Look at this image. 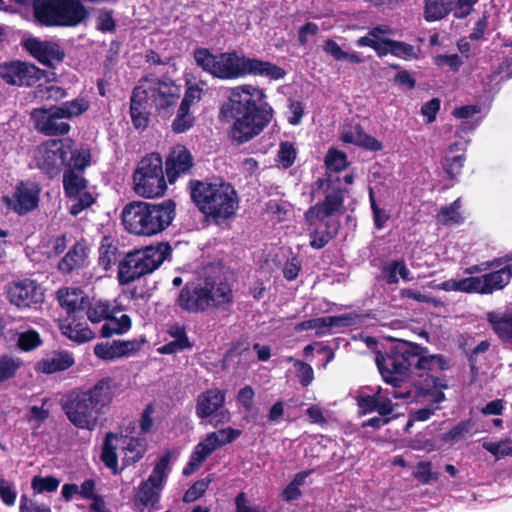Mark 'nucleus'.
Wrapping results in <instances>:
<instances>
[{"instance_id": "nucleus-1", "label": "nucleus", "mask_w": 512, "mask_h": 512, "mask_svg": "<svg viewBox=\"0 0 512 512\" xmlns=\"http://www.w3.org/2000/svg\"><path fill=\"white\" fill-rule=\"evenodd\" d=\"M375 362L383 381L392 385L389 394L393 398L430 396L436 403L445 399L447 379L438 374L451 368L446 356L430 354L429 348L421 344L395 339L385 352L376 354Z\"/></svg>"}, {"instance_id": "nucleus-2", "label": "nucleus", "mask_w": 512, "mask_h": 512, "mask_svg": "<svg viewBox=\"0 0 512 512\" xmlns=\"http://www.w3.org/2000/svg\"><path fill=\"white\" fill-rule=\"evenodd\" d=\"M375 362L383 381L392 385L389 394L393 398L430 396L436 403L445 399L447 379L438 374L451 368L446 356L430 354L429 348L421 344L395 339L385 352L376 354Z\"/></svg>"}, {"instance_id": "nucleus-3", "label": "nucleus", "mask_w": 512, "mask_h": 512, "mask_svg": "<svg viewBox=\"0 0 512 512\" xmlns=\"http://www.w3.org/2000/svg\"><path fill=\"white\" fill-rule=\"evenodd\" d=\"M266 98L264 89L245 84L232 88L222 103L219 116L233 123L230 136L238 144L258 136L272 121L274 110Z\"/></svg>"}, {"instance_id": "nucleus-4", "label": "nucleus", "mask_w": 512, "mask_h": 512, "mask_svg": "<svg viewBox=\"0 0 512 512\" xmlns=\"http://www.w3.org/2000/svg\"><path fill=\"white\" fill-rule=\"evenodd\" d=\"M193 58L203 72L220 80H235L246 75L279 80L286 75V71L276 64L239 56L236 51L214 54L208 48L197 47L193 51Z\"/></svg>"}, {"instance_id": "nucleus-5", "label": "nucleus", "mask_w": 512, "mask_h": 512, "mask_svg": "<svg viewBox=\"0 0 512 512\" xmlns=\"http://www.w3.org/2000/svg\"><path fill=\"white\" fill-rule=\"evenodd\" d=\"M191 202L205 219L225 222L236 215L239 197L235 187L222 178L190 179L186 187Z\"/></svg>"}, {"instance_id": "nucleus-6", "label": "nucleus", "mask_w": 512, "mask_h": 512, "mask_svg": "<svg viewBox=\"0 0 512 512\" xmlns=\"http://www.w3.org/2000/svg\"><path fill=\"white\" fill-rule=\"evenodd\" d=\"M123 391V385L116 378H103L92 388L69 397L64 407L67 418L77 428L92 431L98 425L103 408Z\"/></svg>"}, {"instance_id": "nucleus-7", "label": "nucleus", "mask_w": 512, "mask_h": 512, "mask_svg": "<svg viewBox=\"0 0 512 512\" xmlns=\"http://www.w3.org/2000/svg\"><path fill=\"white\" fill-rule=\"evenodd\" d=\"M347 189L341 186L339 176H332L326 172L323 177L317 178L312 187V194H322L323 200L310 206L304 214L308 227L325 219H334V216H341L345 212V193Z\"/></svg>"}, {"instance_id": "nucleus-8", "label": "nucleus", "mask_w": 512, "mask_h": 512, "mask_svg": "<svg viewBox=\"0 0 512 512\" xmlns=\"http://www.w3.org/2000/svg\"><path fill=\"white\" fill-rule=\"evenodd\" d=\"M175 209L171 199L157 204L130 201V234L153 236L164 231L173 221Z\"/></svg>"}, {"instance_id": "nucleus-9", "label": "nucleus", "mask_w": 512, "mask_h": 512, "mask_svg": "<svg viewBox=\"0 0 512 512\" xmlns=\"http://www.w3.org/2000/svg\"><path fill=\"white\" fill-rule=\"evenodd\" d=\"M512 279V265L490 271L479 276H469L459 280L450 279L435 286L443 291H456L467 294L491 295L505 289Z\"/></svg>"}, {"instance_id": "nucleus-10", "label": "nucleus", "mask_w": 512, "mask_h": 512, "mask_svg": "<svg viewBox=\"0 0 512 512\" xmlns=\"http://www.w3.org/2000/svg\"><path fill=\"white\" fill-rule=\"evenodd\" d=\"M136 98L156 110H168L181 96V87L172 79H160L150 74L142 77L133 89Z\"/></svg>"}, {"instance_id": "nucleus-11", "label": "nucleus", "mask_w": 512, "mask_h": 512, "mask_svg": "<svg viewBox=\"0 0 512 512\" xmlns=\"http://www.w3.org/2000/svg\"><path fill=\"white\" fill-rule=\"evenodd\" d=\"M165 175L161 155L150 153L141 159L133 173V189L145 198L162 197L167 190Z\"/></svg>"}, {"instance_id": "nucleus-12", "label": "nucleus", "mask_w": 512, "mask_h": 512, "mask_svg": "<svg viewBox=\"0 0 512 512\" xmlns=\"http://www.w3.org/2000/svg\"><path fill=\"white\" fill-rule=\"evenodd\" d=\"M85 311L92 323L105 321L100 331L102 337L108 338L128 331V314L125 312V307L116 301L109 303L102 300H88Z\"/></svg>"}, {"instance_id": "nucleus-13", "label": "nucleus", "mask_w": 512, "mask_h": 512, "mask_svg": "<svg viewBox=\"0 0 512 512\" xmlns=\"http://www.w3.org/2000/svg\"><path fill=\"white\" fill-rule=\"evenodd\" d=\"M169 243L130 250V282L154 272L171 254Z\"/></svg>"}, {"instance_id": "nucleus-14", "label": "nucleus", "mask_w": 512, "mask_h": 512, "mask_svg": "<svg viewBox=\"0 0 512 512\" xmlns=\"http://www.w3.org/2000/svg\"><path fill=\"white\" fill-rule=\"evenodd\" d=\"M71 153L70 140H49L40 145L35 151L37 167L49 177L61 171Z\"/></svg>"}, {"instance_id": "nucleus-15", "label": "nucleus", "mask_w": 512, "mask_h": 512, "mask_svg": "<svg viewBox=\"0 0 512 512\" xmlns=\"http://www.w3.org/2000/svg\"><path fill=\"white\" fill-rule=\"evenodd\" d=\"M7 297L20 310H36L44 301V290L35 280L23 278L8 285Z\"/></svg>"}, {"instance_id": "nucleus-16", "label": "nucleus", "mask_w": 512, "mask_h": 512, "mask_svg": "<svg viewBox=\"0 0 512 512\" xmlns=\"http://www.w3.org/2000/svg\"><path fill=\"white\" fill-rule=\"evenodd\" d=\"M87 181L79 171L66 169L63 175V187L70 198V213L74 216L94 203L93 196L86 191Z\"/></svg>"}, {"instance_id": "nucleus-17", "label": "nucleus", "mask_w": 512, "mask_h": 512, "mask_svg": "<svg viewBox=\"0 0 512 512\" xmlns=\"http://www.w3.org/2000/svg\"><path fill=\"white\" fill-rule=\"evenodd\" d=\"M226 392L212 388L200 393L196 399L195 411L199 419H207L213 415L218 417L216 423H227L231 419L230 412L224 409Z\"/></svg>"}, {"instance_id": "nucleus-18", "label": "nucleus", "mask_w": 512, "mask_h": 512, "mask_svg": "<svg viewBox=\"0 0 512 512\" xmlns=\"http://www.w3.org/2000/svg\"><path fill=\"white\" fill-rule=\"evenodd\" d=\"M209 281L206 279L204 284L187 282L180 290L176 299V305L188 313H200L210 308Z\"/></svg>"}, {"instance_id": "nucleus-19", "label": "nucleus", "mask_w": 512, "mask_h": 512, "mask_svg": "<svg viewBox=\"0 0 512 512\" xmlns=\"http://www.w3.org/2000/svg\"><path fill=\"white\" fill-rule=\"evenodd\" d=\"M42 76L43 71L27 62L12 61L0 66V77L9 85L32 86Z\"/></svg>"}, {"instance_id": "nucleus-20", "label": "nucleus", "mask_w": 512, "mask_h": 512, "mask_svg": "<svg viewBox=\"0 0 512 512\" xmlns=\"http://www.w3.org/2000/svg\"><path fill=\"white\" fill-rule=\"evenodd\" d=\"M35 129L48 136L65 135L70 131V125L56 106L50 109L37 108L31 112Z\"/></svg>"}, {"instance_id": "nucleus-21", "label": "nucleus", "mask_w": 512, "mask_h": 512, "mask_svg": "<svg viewBox=\"0 0 512 512\" xmlns=\"http://www.w3.org/2000/svg\"><path fill=\"white\" fill-rule=\"evenodd\" d=\"M24 47L39 62L50 67L61 63L65 57L64 50L53 41L29 38L24 41Z\"/></svg>"}, {"instance_id": "nucleus-22", "label": "nucleus", "mask_w": 512, "mask_h": 512, "mask_svg": "<svg viewBox=\"0 0 512 512\" xmlns=\"http://www.w3.org/2000/svg\"><path fill=\"white\" fill-rule=\"evenodd\" d=\"M40 188L33 182H21L10 199L5 198L6 203L20 215L34 210L39 202Z\"/></svg>"}, {"instance_id": "nucleus-23", "label": "nucleus", "mask_w": 512, "mask_h": 512, "mask_svg": "<svg viewBox=\"0 0 512 512\" xmlns=\"http://www.w3.org/2000/svg\"><path fill=\"white\" fill-rule=\"evenodd\" d=\"M194 166V158L185 146H179L170 151L165 160L167 181L174 184L177 179L190 172Z\"/></svg>"}, {"instance_id": "nucleus-24", "label": "nucleus", "mask_w": 512, "mask_h": 512, "mask_svg": "<svg viewBox=\"0 0 512 512\" xmlns=\"http://www.w3.org/2000/svg\"><path fill=\"white\" fill-rule=\"evenodd\" d=\"M119 257L120 253L113 239L104 237L99 247V265L107 270L113 263L118 262V280L121 285H125L128 283V253H125L122 258Z\"/></svg>"}, {"instance_id": "nucleus-25", "label": "nucleus", "mask_w": 512, "mask_h": 512, "mask_svg": "<svg viewBox=\"0 0 512 512\" xmlns=\"http://www.w3.org/2000/svg\"><path fill=\"white\" fill-rule=\"evenodd\" d=\"M486 321L502 343L512 345V307L487 312Z\"/></svg>"}, {"instance_id": "nucleus-26", "label": "nucleus", "mask_w": 512, "mask_h": 512, "mask_svg": "<svg viewBox=\"0 0 512 512\" xmlns=\"http://www.w3.org/2000/svg\"><path fill=\"white\" fill-rule=\"evenodd\" d=\"M162 483L150 481V478L143 482L134 496V507L137 511L148 512L159 509L160 492Z\"/></svg>"}, {"instance_id": "nucleus-27", "label": "nucleus", "mask_w": 512, "mask_h": 512, "mask_svg": "<svg viewBox=\"0 0 512 512\" xmlns=\"http://www.w3.org/2000/svg\"><path fill=\"white\" fill-rule=\"evenodd\" d=\"M341 223L338 219H325L309 227V245L316 250L324 248L331 240L337 237Z\"/></svg>"}, {"instance_id": "nucleus-28", "label": "nucleus", "mask_w": 512, "mask_h": 512, "mask_svg": "<svg viewBox=\"0 0 512 512\" xmlns=\"http://www.w3.org/2000/svg\"><path fill=\"white\" fill-rule=\"evenodd\" d=\"M58 301L69 317H78L87 306L88 298L78 288H62L57 292Z\"/></svg>"}, {"instance_id": "nucleus-29", "label": "nucleus", "mask_w": 512, "mask_h": 512, "mask_svg": "<svg viewBox=\"0 0 512 512\" xmlns=\"http://www.w3.org/2000/svg\"><path fill=\"white\" fill-rule=\"evenodd\" d=\"M74 364L73 355L67 351H52L40 359L35 369L45 374L64 371Z\"/></svg>"}, {"instance_id": "nucleus-30", "label": "nucleus", "mask_w": 512, "mask_h": 512, "mask_svg": "<svg viewBox=\"0 0 512 512\" xmlns=\"http://www.w3.org/2000/svg\"><path fill=\"white\" fill-rule=\"evenodd\" d=\"M216 449V445L212 440L209 441V435H207L203 441L194 447L189 461L183 468V475L190 476L193 474Z\"/></svg>"}, {"instance_id": "nucleus-31", "label": "nucleus", "mask_w": 512, "mask_h": 512, "mask_svg": "<svg viewBox=\"0 0 512 512\" xmlns=\"http://www.w3.org/2000/svg\"><path fill=\"white\" fill-rule=\"evenodd\" d=\"M60 326L61 332L70 340L81 344L92 340L95 337L94 332L85 324L76 322V317Z\"/></svg>"}, {"instance_id": "nucleus-32", "label": "nucleus", "mask_w": 512, "mask_h": 512, "mask_svg": "<svg viewBox=\"0 0 512 512\" xmlns=\"http://www.w3.org/2000/svg\"><path fill=\"white\" fill-rule=\"evenodd\" d=\"M86 259V248L84 244L77 242L66 253L58 264V268L63 273H70L83 266Z\"/></svg>"}, {"instance_id": "nucleus-33", "label": "nucleus", "mask_w": 512, "mask_h": 512, "mask_svg": "<svg viewBox=\"0 0 512 512\" xmlns=\"http://www.w3.org/2000/svg\"><path fill=\"white\" fill-rule=\"evenodd\" d=\"M151 107L136 98V94L132 91L130 96V118L134 127L138 130L147 128L151 115Z\"/></svg>"}, {"instance_id": "nucleus-34", "label": "nucleus", "mask_w": 512, "mask_h": 512, "mask_svg": "<svg viewBox=\"0 0 512 512\" xmlns=\"http://www.w3.org/2000/svg\"><path fill=\"white\" fill-rule=\"evenodd\" d=\"M94 354L102 360H115L128 354V341L116 340L112 343H98Z\"/></svg>"}, {"instance_id": "nucleus-35", "label": "nucleus", "mask_w": 512, "mask_h": 512, "mask_svg": "<svg viewBox=\"0 0 512 512\" xmlns=\"http://www.w3.org/2000/svg\"><path fill=\"white\" fill-rule=\"evenodd\" d=\"M455 0H425L424 18L428 22L443 19L451 11L454 12Z\"/></svg>"}, {"instance_id": "nucleus-36", "label": "nucleus", "mask_w": 512, "mask_h": 512, "mask_svg": "<svg viewBox=\"0 0 512 512\" xmlns=\"http://www.w3.org/2000/svg\"><path fill=\"white\" fill-rule=\"evenodd\" d=\"M381 43L389 47L390 54L397 58L412 60L419 57L420 48L412 44L390 38L381 39Z\"/></svg>"}, {"instance_id": "nucleus-37", "label": "nucleus", "mask_w": 512, "mask_h": 512, "mask_svg": "<svg viewBox=\"0 0 512 512\" xmlns=\"http://www.w3.org/2000/svg\"><path fill=\"white\" fill-rule=\"evenodd\" d=\"M209 292L210 297L213 299L210 302V308L230 304L233 301L232 289L225 281H220L216 285L209 282Z\"/></svg>"}, {"instance_id": "nucleus-38", "label": "nucleus", "mask_w": 512, "mask_h": 512, "mask_svg": "<svg viewBox=\"0 0 512 512\" xmlns=\"http://www.w3.org/2000/svg\"><path fill=\"white\" fill-rule=\"evenodd\" d=\"M462 203L461 199L457 198L449 205L443 206L439 213H438V221L442 225H449V224H461L464 221L463 216L460 213Z\"/></svg>"}, {"instance_id": "nucleus-39", "label": "nucleus", "mask_w": 512, "mask_h": 512, "mask_svg": "<svg viewBox=\"0 0 512 512\" xmlns=\"http://www.w3.org/2000/svg\"><path fill=\"white\" fill-rule=\"evenodd\" d=\"M323 50L331 55L336 61H348L355 64H360L363 59L356 52L348 53L345 52L340 45L333 39H327L324 42Z\"/></svg>"}, {"instance_id": "nucleus-40", "label": "nucleus", "mask_w": 512, "mask_h": 512, "mask_svg": "<svg viewBox=\"0 0 512 512\" xmlns=\"http://www.w3.org/2000/svg\"><path fill=\"white\" fill-rule=\"evenodd\" d=\"M324 164L327 171L339 173L348 167L349 162L345 152L330 147L325 155Z\"/></svg>"}, {"instance_id": "nucleus-41", "label": "nucleus", "mask_w": 512, "mask_h": 512, "mask_svg": "<svg viewBox=\"0 0 512 512\" xmlns=\"http://www.w3.org/2000/svg\"><path fill=\"white\" fill-rule=\"evenodd\" d=\"M56 107L64 119H71L82 115L89 108V102L85 98H76Z\"/></svg>"}, {"instance_id": "nucleus-42", "label": "nucleus", "mask_w": 512, "mask_h": 512, "mask_svg": "<svg viewBox=\"0 0 512 512\" xmlns=\"http://www.w3.org/2000/svg\"><path fill=\"white\" fill-rule=\"evenodd\" d=\"M117 440V435L110 432L106 435L105 441L102 448L101 459L105 463L106 467L110 468L113 473H117V455L116 447L112 445V442Z\"/></svg>"}, {"instance_id": "nucleus-43", "label": "nucleus", "mask_w": 512, "mask_h": 512, "mask_svg": "<svg viewBox=\"0 0 512 512\" xmlns=\"http://www.w3.org/2000/svg\"><path fill=\"white\" fill-rule=\"evenodd\" d=\"M90 163V153L87 149H75L71 147V153L68 155L66 162L67 169H74L83 174V170Z\"/></svg>"}, {"instance_id": "nucleus-44", "label": "nucleus", "mask_w": 512, "mask_h": 512, "mask_svg": "<svg viewBox=\"0 0 512 512\" xmlns=\"http://www.w3.org/2000/svg\"><path fill=\"white\" fill-rule=\"evenodd\" d=\"M297 150L294 143L290 141H282L279 145L277 153V161L283 169H289L295 163Z\"/></svg>"}, {"instance_id": "nucleus-45", "label": "nucleus", "mask_w": 512, "mask_h": 512, "mask_svg": "<svg viewBox=\"0 0 512 512\" xmlns=\"http://www.w3.org/2000/svg\"><path fill=\"white\" fill-rule=\"evenodd\" d=\"M242 431L239 429H235L232 427H227L223 429H219L218 431L211 432L209 435V441L212 440L216 448L225 446L227 444L232 443L238 437H240Z\"/></svg>"}, {"instance_id": "nucleus-46", "label": "nucleus", "mask_w": 512, "mask_h": 512, "mask_svg": "<svg viewBox=\"0 0 512 512\" xmlns=\"http://www.w3.org/2000/svg\"><path fill=\"white\" fill-rule=\"evenodd\" d=\"M466 157L464 154L447 155L442 160V167L450 180H454L462 171Z\"/></svg>"}, {"instance_id": "nucleus-47", "label": "nucleus", "mask_w": 512, "mask_h": 512, "mask_svg": "<svg viewBox=\"0 0 512 512\" xmlns=\"http://www.w3.org/2000/svg\"><path fill=\"white\" fill-rule=\"evenodd\" d=\"M194 117L189 108L179 106L177 115L172 122V130L175 133H184L194 125Z\"/></svg>"}, {"instance_id": "nucleus-48", "label": "nucleus", "mask_w": 512, "mask_h": 512, "mask_svg": "<svg viewBox=\"0 0 512 512\" xmlns=\"http://www.w3.org/2000/svg\"><path fill=\"white\" fill-rule=\"evenodd\" d=\"M212 481L213 479L211 475H209L206 478L194 482L184 493L183 501L185 503H192L201 498Z\"/></svg>"}, {"instance_id": "nucleus-49", "label": "nucleus", "mask_w": 512, "mask_h": 512, "mask_svg": "<svg viewBox=\"0 0 512 512\" xmlns=\"http://www.w3.org/2000/svg\"><path fill=\"white\" fill-rule=\"evenodd\" d=\"M412 475L423 485L439 479V474L432 471V463L430 461L418 462Z\"/></svg>"}, {"instance_id": "nucleus-50", "label": "nucleus", "mask_w": 512, "mask_h": 512, "mask_svg": "<svg viewBox=\"0 0 512 512\" xmlns=\"http://www.w3.org/2000/svg\"><path fill=\"white\" fill-rule=\"evenodd\" d=\"M204 85V81H200L198 83L187 82L184 98L182 99L180 105L190 109L192 104L199 102L202 98Z\"/></svg>"}, {"instance_id": "nucleus-51", "label": "nucleus", "mask_w": 512, "mask_h": 512, "mask_svg": "<svg viewBox=\"0 0 512 512\" xmlns=\"http://www.w3.org/2000/svg\"><path fill=\"white\" fill-rule=\"evenodd\" d=\"M60 485V481L52 476H34L31 481V487L35 493L54 492Z\"/></svg>"}, {"instance_id": "nucleus-52", "label": "nucleus", "mask_w": 512, "mask_h": 512, "mask_svg": "<svg viewBox=\"0 0 512 512\" xmlns=\"http://www.w3.org/2000/svg\"><path fill=\"white\" fill-rule=\"evenodd\" d=\"M17 344L21 350L31 351L39 347L42 344V340L38 332L29 329L19 333Z\"/></svg>"}, {"instance_id": "nucleus-53", "label": "nucleus", "mask_w": 512, "mask_h": 512, "mask_svg": "<svg viewBox=\"0 0 512 512\" xmlns=\"http://www.w3.org/2000/svg\"><path fill=\"white\" fill-rule=\"evenodd\" d=\"M472 424L470 420H462L457 425L452 427L448 432L441 435L443 442H456L463 438L466 434L470 433Z\"/></svg>"}, {"instance_id": "nucleus-54", "label": "nucleus", "mask_w": 512, "mask_h": 512, "mask_svg": "<svg viewBox=\"0 0 512 512\" xmlns=\"http://www.w3.org/2000/svg\"><path fill=\"white\" fill-rule=\"evenodd\" d=\"M369 202L373 214L374 226L377 230H381L390 217L385 210L378 206L374 190L371 187L369 188Z\"/></svg>"}, {"instance_id": "nucleus-55", "label": "nucleus", "mask_w": 512, "mask_h": 512, "mask_svg": "<svg viewBox=\"0 0 512 512\" xmlns=\"http://www.w3.org/2000/svg\"><path fill=\"white\" fill-rule=\"evenodd\" d=\"M172 453L170 450H167L156 462L152 473L149 478L150 481H156L157 483L164 482L166 478L165 471L168 468L171 461Z\"/></svg>"}, {"instance_id": "nucleus-56", "label": "nucleus", "mask_w": 512, "mask_h": 512, "mask_svg": "<svg viewBox=\"0 0 512 512\" xmlns=\"http://www.w3.org/2000/svg\"><path fill=\"white\" fill-rule=\"evenodd\" d=\"M400 295L403 298L413 299L417 302L430 304L434 307H438V306L442 305V302L439 299H436L432 296L423 294L420 291L411 289V288L402 289L400 291Z\"/></svg>"}, {"instance_id": "nucleus-57", "label": "nucleus", "mask_w": 512, "mask_h": 512, "mask_svg": "<svg viewBox=\"0 0 512 512\" xmlns=\"http://www.w3.org/2000/svg\"><path fill=\"white\" fill-rule=\"evenodd\" d=\"M21 362L19 359L12 357L0 358V381L6 380L14 376Z\"/></svg>"}, {"instance_id": "nucleus-58", "label": "nucleus", "mask_w": 512, "mask_h": 512, "mask_svg": "<svg viewBox=\"0 0 512 512\" xmlns=\"http://www.w3.org/2000/svg\"><path fill=\"white\" fill-rule=\"evenodd\" d=\"M302 269V260L298 256L288 258L283 266L282 273L287 281H294Z\"/></svg>"}, {"instance_id": "nucleus-59", "label": "nucleus", "mask_w": 512, "mask_h": 512, "mask_svg": "<svg viewBox=\"0 0 512 512\" xmlns=\"http://www.w3.org/2000/svg\"><path fill=\"white\" fill-rule=\"evenodd\" d=\"M148 448V441L145 437H130V457L132 462L143 458Z\"/></svg>"}, {"instance_id": "nucleus-60", "label": "nucleus", "mask_w": 512, "mask_h": 512, "mask_svg": "<svg viewBox=\"0 0 512 512\" xmlns=\"http://www.w3.org/2000/svg\"><path fill=\"white\" fill-rule=\"evenodd\" d=\"M297 377L303 387H308L314 379V371L308 363L297 360L295 363Z\"/></svg>"}, {"instance_id": "nucleus-61", "label": "nucleus", "mask_w": 512, "mask_h": 512, "mask_svg": "<svg viewBox=\"0 0 512 512\" xmlns=\"http://www.w3.org/2000/svg\"><path fill=\"white\" fill-rule=\"evenodd\" d=\"M155 412V407L153 403H149L146 405L144 410L141 413V417L139 419V428L140 432L143 435L150 433L154 427V419L152 417Z\"/></svg>"}, {"instance_id": "nucleus-62", "label": "nucleus", "mask_w": 512, "mask_h": 512, "mask_svg": "<svg viewBox=\"0 0 512 512\" xmlns=\"http://www.w3.org/2000/svg\"><path fill=\"white\" fill-rule=\"evenodd\" d=\"M167 333L174 338L175 341L186 345V347H193L187 336L186 327L183 324L174 323L168 326Z\"/></svg>"}, {"instance_id": "nucleus-63", "label": "nucleus", "mask_w": 512, "mask_h": 512, "mask_svg": "<svg viewBox=\"0 0 512 512\" xmlns=\"http://www.w3.org/2000/svg\"><path fill=\"white\" fill-rule=\"evenodd\" d=\"M254 396V389L250 385H246L238 391L236 399L238 403L241 404L245 412L252 411Z\"/></svg>"}, {"instance_id": "nucleus-64", "label": "nucleus", "mask_w": 512, "mask_h": 512, "mask_svg": "<svg viewBox=\"0 0 512 512\" xmlns=\"http://www.w3.org/2000/svg\"><path fill=\"white\" fill-rule=\"evenodd\" d=\"M19 512H51V509L48 505L39 504L23 495L20 499Z\"/></svg>"}]
</instances>
